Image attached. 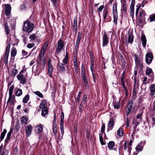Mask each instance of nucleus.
Masks as SVG:
<instances>
[{"mask_svg":"<svg viewBox=\"0 0 155 155\" xmlns=\"http://www.w3.org/2000/svg\"><path fill=\"white\" fill-rule=\"evenodd\" d=\"M34 27V25L29 21L24 22L22 29L23 31L30 32H31Z\"/></svg>","mask_w":155,"mask_h":155,"instance_id":"obj_1","label":"nucleus"},{"mask_svg":"<svg viewBox=\"0 0 155 155\" xmlns=\"http://www.w3.org/2000/svg\"><path fill=\"white\" fill-rule=\"evenodd\" d=\"M39 107L40 109H42V115L45 116L48 114V110L47 108V101L45 99L40 103Z\"/></svg>","mask_w":155,"mask_h":155,"instance_id":"obj_2","label":"nucleus"},{"mask_svg":"<svg viewBox=\"0 0 155 155\" xmlns=\"http://www.w3.org/2000/svg\"><path fill=\"white\" fill-rule=\"evenodd\" d=\"M64 43L62 40L60 39L58 41L57 44V48L56 50V53H59L62 50L64 46Z\"/></svg>","mask_w":155,"mask_h":155,"instance_id":"obj_3","label":"nucleus"},{"mask_svg":"<svg viewBox=\"0 0 155 155\" xmlns=\"http://www.w3.org/2000/svg\"><path fill=\"white\" fill-rule=\"evenodd\" d=\"M142 142H141L138 143L135 148L136 152H134V155H137L138 154L139 152L141 151L142 150L143 146Z\"/></svg>","mask_w":155,"mask_h":155,"instance_id":"obj_4","label":"nucleus"},{"mask_svg":"<svg viewBox=\"0 0 155 155\" xmlns=\"http://www.w3.org/2000/svg\"><path fill=\"white\" fill-rule=\"evenodd\" d=\"M153 59V55L151 53H147L146 56V61L147 63L150 64Z\"/></svg>","mask_w":155,"mask_h":155,"instance_id":"obj_5","label":"nucleus"},{"mask_svg":"<svg viewBox=\"0 0 155 155\" xmlns=\"http://www.w3.org/2000/svg\"><path fill=\"white\" fill-rule=\"evenodd\" d=\"M109 38L107 35V34L104 33L103 37V46L105 47L107 46Z\"/></svg>","mask_w":155,"mask_h":155,"instance_id":"obj_6","label":"nucleus"},{"mask_svg":"<svg viewBox=\"0 0 155 155\" xmlns=\"http://www.w3.org/2000/svg\"><path fill=\"white\" fill-rule=\"evenodd\" d=\"M32 129V127L31 125H28L26 127L25 134L27 137H29L31 135Z\"/></svg>","mask_w":155,"mask_h":155,"instance_id":"obj_7","label":"nucleus"},{"mask_svg":"<svg viewBox=\"0 0 155 155\" xmlns=\"http://www.w3.org/2000/svg\"><path fill=\"white\" fill-rule=\"evenodd\" d=\"M125 37L126 38L128 37V42L129 43H132L133 41V33L132 31H129Z\"/></svg>","mask_w":155,"mask_h":155,"instance_id":"obj_8","label":"nucleus"},{"mask_svg":"<svg viewBox=\"0 0 155 155\" xmlns=\"http://www.w3.org/2000/svg\"><path fill=\"white\" fill-rule=\"evenodd\" d=\"M133 104V101L132 100H130L129 102L126 109V115L127 116L129 115L130 113V111L132 109Z\"/></svg>","mask_w":155,"mask_h":155,"instance_id":"obj_9","label":"nucleus"},{"mask_svg":"<svg viewBox=\"0 0 155 155\" xmlns=\"http://www.w3.org/2000/svg\"><path fill=\"white\" fill-rule=\"evenodd\" d=\"M43 130L42 126L40 124L36 126L35 128V131L36 134H39L40 135L41 133L42 132Z\"/></svg>","mask_w":155,"mask_h":155,"instance_id":"obj_10","label":"nucleus"},{"mask_svg":"<svg viewBox=\"0 0 155 155\" xmlns=\"http://www.w3.org/2000/svg\"><path fill=\"white\" fill-rule=\"evenodd\" d=\"M146 74L147 75H150V77L152 79L153 78V73L151 69L149 67H147L146 70Z\"/></svg>","mask_w":155,"mask_h":155,"instance_id":"obj_11","label":"nucleus"},{"mask_svg":"<svg viewBox=\"0 0 155 155\" xmlns=\"http://www.w3.org/2000/svg\"><path fill=\"white\" fill-rule=\"evenodd\" d=\"M82 35V34L80 32H78V35L77 39L76 42L75 46L76 49H77L78 48V46L81 40Z\"/></svg>","mask_w":155,"mask_h":155,"instance_id":"obj_12","label":"nucleus"},{"mask_svg":"<svg viewBox=\"0 0 155 155\" xmlns=\"http://www.w3.org/2000/svg\"><path fill=\"white\" fill-rule=\"evenodd\" d=\"M48 74L50 77H51L52 76V72L53 71V68L52 67L51 63V61L49 60L48 62Z\"/></svg>","mask_w":155,"mask_h":155,"instance_id":"obj_13","label":"nucleus"},{"mask_svg":"<svg viewBox=\"0 0 155 155\" xmlns=\"http://www.w3.org/2000/svg\"><path fill=\"white\" fill-rule=\"evenodd\" d=\"M121 10H123L124 12L127 11V2L125 0H121Z\"/></svg>","mask_w":155,"mask_h":155,"instance_id":"obj_14","label":"nucleus"},{"mask_svg":"<svg viewBox=\"0 0 155 155\" xmlns=\"http://www.w3.org/2000/svg\"><path fill=\"white\" fill-rule=\"evenodd\" d=\"M18 80L20 81V83L24 84L26 81V79L24 77L23 75H17V76Z\"/></svg>","mask_w":155,"mask_h":155,"instance_id":"obj_15","label":"nucleus"},{"mask_svg":"<svg viewBox=\"0 0 155 155\" xmlns=\"http://www.w3.org/2000/svg\"><path fill=\"white\" fill-rule=\"evenodd\" d=\"M73 26V31H74L76 33L77 31V20L76 17L74 18Z\"/></svg>","mask_w":155,"mask_h":155,"instance_id":"obj_16","label":"nucleus"},{"mask_svg":"<svg viewBox=\"0 0 155 155\" xmlns=\"http://www.w3.org/2000/svg\"><path fill=\"white\" fill-rule=\"evenodd\" d=\"M5 14L6 15H9L10 13L11 10V7L9 5H5Z\"/></svg>","mask_w":155,"mask_h":155,"instance_id":"obj_17","label":"nucleus"},{"mask_svg":"<svg viewBox=\"0 0 155 155\" xmlns=\"http://www.w3.org/2000/svg\"><path fill=\"white\" fill-rule=\"evenodd\" d=\"M13 37V40L12 41L11 39L10 40V38H9V43L10 42L12 43V45L13 46L17 45L18 42V40L17 39H16L15 38L14 36Z\"/></svg>","mask_w":155,"mask_h":155,"instance_id":"obj_18","label":"nucleus"},{"mask_svg":"<svg viewBox=\"0 0 155 155\" xmlns=\"http://www.w3.org/2000/svg\"><path fill=\"white\" fill-rule=\"evenodd\" d=\"M135 58V62L136 66L141 67L142 66V64L140 63V61L138 58L137 55L135 54L134 55Z\"/></svg>","mask_w":155,"mask_h":155,"instance_id":"obj_19","label":"nucleus"},{"mask_svg":"<svg viewBox=\"0 0 155 155\" xmlns=\"http://www.w3.org/2000/svg\"><path fill=\"white\" fill-rule=\"evenodd\" d=\"M28 118L26 117H23L21 118V121L22 125L25 126L28 123Z\"/></svg>","mask_w":155,"mask_h":155,"instance_id":"obj_20","label":"nucleus"},{"mask_svg":"<svg viewBox=\"0 0 155 155\" xmlns=\"http://www.w3.org/2000/svg\"><path fill=\"white\" fill-rule=\"evenodd\" d=\"M15 100V97L12 95V94L9 95V97L8 100L7 101V103L10 102L11 103V104L13 105L14 102Z\"/></svg>","mask_w":155,"mask_h":155,"instance_id":"obj_21","label":"nucleus"},{"mask_svg":"<svg viewBox=\"0 0 155 155\" xmlns=\"http://www.w3.org/2000/svg\"><path fill=\"white\" fill-rule=\"evenodd\" d=\"M124 72L121 75V84H122L123 87L124 88L125 90V91H127V89L126 88H125V82L124 81Z\"/></svg>","mask_w":155,"mask_h":155,"instance_id":"obj_22","label":"nucleus"},{"mask_svg":"<svg viewBox=\"0 0 155 155\" xmlns=\"http://www.w3.org/2000/svg\"><path fill=\"white\" fill-rule=\"evenodd\" d=\"M142 41V43L143 47L145 48L146 44L147 39L145 36L143 35H142L141 38Z\"/></svg>","mask_w":155,"mask_h":155,"instance_id":"obj_23","label":"nucleus"},{"mask_svg":"<svg viewBox=\"0 0 155 155\" xmlns=\"http://www.w3.org/2000/svg\"><path fill=\"white\" fill-rule=\"evenodd\" d=\"M91 64L90 65V69L91 71H92L94 69V66L95 65V63L94 61V58L93 55H91Z\"/></svg>","mask_w":155,"mask_h":155,"instance_id":"obj_24","label":"nucleus"},{"mask_svg":"<svg viewBox=\"0 0 155 155\" xmlns=\"http://www.w3.org/2000/svg\"><path fill=\"white\" fill-rule=\"evenodd\" d=\"M58 67L59 69L61 72H64L65 70V67L64 64L61 63L58 64Z\"/></svg>","mask_w":155,"mask_h":155,"instance_id":"obj_25","label":"nucleus"},{"mask_svg":"<svg viewBox=\"0 0 155 155\" xmlns=\"http://www.w3.org/2000/svg\"><path fill=\"white\" fill-rule=\"evenodd\" d=\"M114 125V119L113 118H111L109 122L108 126L109 127H112Z\"/></svg>","mask_w":155,"mask_h":155,"instance_id":"obj_26","label":"nucleus"},{"mask_svg":"<svg viewBox=\"0 0 155 155\" xmlns=\"http://www.w3.org/2000/svg\"><path fill=\"white\" fill-rule=\"evenodd\" d=\"M150 89L152 95H153L155 91V86L154 84H152L150 87Z\"/></svg>","mask_w":155,"mask_h":155,"instance_id":"obj_27","label":"nucleus"},{"mask_svg":"<svg viewBox=\"0 0 155 155\" xmlns=\"http://www.w3.org/2000/svg\"><path fill=\"white\" fill-rule=\"evenodd\" d=\"M53 3L54 7L55 8L58 7L59 3V0H51Z\"/></svg>","mask_w":155,"mask_h":155,"instance_id":"obj_28","label":"nucleus"},{"mask_svg":"<svg viewBox=\"0 0 155 155\" xmlns=\"http://www.w3.org/2000/svg\"><path fill=\"white\" fill-rule=\"evenodd\" d=\"M146 15V13L144 11L141 9L140 12V16L141 18H144Z\"/></svg>","mask_w":155,"mask_h":155,"instance_id":"obj_29","label":"nucleus"},{"mask_svg":"<svg viewBox=\"0 0 155 155\" xmlns=\"http://www.w3.org/2000/svg\"><path fill=\"white\" fill-rule=\"evenodd\" d=\"M16 54V51L15 48H13L11 50V55L12 57H14Z\"/></svg>","mask_w":155,"mask_h":155,"instance_id":"obj_30","label":"nucleus"},{"mask_svg":"<svg viewBox=\"0 0 155 155\" xmlns=\"http://www.w3.org/2000/svg\"><path fill=\"white\" fill-rule=\"evenodd\" d=\"M9 53L8 52H5V55L4 57V61L5 63H7L8 62V58L9 56Z\"/></svg>","mask_w":155,"mask_h":155,"instance_id":"obj_31","label":"nucleus"},{"mask_svg":"<svg viewBox=\"0 0 155 155\" xmlns=\"http://www.w3.org/2000/svg\"><path fill=\"white\" fill-rule=\"evenodd\" d=\"M113 9V14H117V5L116 3H114V4Z\"/></svg>","mask_w":155,"mask_h":155,"instance_id":"obj_32","label":"nucleus"},{"mask_svg":"<svg viewBox=\"0 0 155 155\" xmlns=\"http://www.w3.org/2000/svg\"><path fill=\"white\" fill-rule=\"evenodd\" d=\"M114 142L113 141H111L109 142L108 145V147L109 148L111 149L114 147Z\"/></svg>","mask_w":155,"mask_h":155,"instance_id":"obj_33","label":"nucleus"},{"mask_svg":"<svg viewBox=\"0 0 155 155\" xmlns=\"http://www.w3.org/2000/svg\"><path fill=\"white\" fill-rule=\"evenodd\" d=\"M7 132V130L5 129H4L3 130V132L2 133L1 137L0 139L1 140V141L2 140L4 137L5 135V134Z\"/></svg>","mask_w":155,"mask_h":155,"instance_id":"obj_34","label":"nucleus"},{"mask_svg":"<svg viewBox=\"0 0 155 155\" xmlns=\"http://www.w3.org/2000/svg\"><path fill=\"white\" fill-rule=\"evenodd\" d=\"M14 88V85H12L8 87V93L9 95H11L12 94Z\"/></svg>","mask_w":155,"mask_h":155,"instance_id":"obj_35","label":"nucleus"},{"mask_svg":"<svg viewBox=\"0 0 155 155\" xmlns=\"http://www.w3.org/2000/svg\"><path fill=\"white\" fill-rule=\"evenodd\" d=\"M12 71L11 75L14 77L15 76L17 72V70L14 67L12 69Z\"/></svg>","mask_w":155,"mask_h":155,"instance_id":"obj_36","label":"nucleus"},{"mask_svg":"<svg viewBox=\"0 0 155 155\" xmlns=\"http://www.w3.org/2000/svg\"><path fill=\"white\" fill-rule=\"evenodd\" d=\"M29 95L27 94L26 95L23 99V102L24 103H26L29 99Z\"/></svg>","mask_w":155,"mask_h":155,"instance_id":"obj_37","label":"nucleus"},{"mask_svg":"<svg viewBox=\"0 0 155 155\" xmlns=\"http://www.w3.org/2000/svg\"><path fill=\"white\" fill-rule=\"evenodd\" d=\"M22 92L21 89H18L16 92L15 95L17 96H20L22 95Z\"/></svg>","mask_w":155,"mask_h":155,"instance_id":"obj_38","label":"nucleus"},{"mask_svg":"<svg viewBox=\"0 0 155 155\" xmlns=\"http://www.w3.org/2000/svg\"><path fill=\"white\" fill-rule=\"evenodd\" d=\"M123 132L122 129L120 128L117 131V134L119 136H122L123 135Z\"/></svg>","mask_w":155,"mask_h":155,"instance_id":"obj_39","label":"nucleus"},{"mask_svg":"<svg viewBox=\"0 0 155 155\" xmlns=\"http://www.w3.org/2000/svg\"><path fill=\"white\" fill-rule=\"evenodd\" d=\"M60 122V129L61 130V133L62 135L61 137H62L64 132V131L63 122H62V124L61 122Z\"/></svg>","mask_w":155,"mask_h":155,"instance_id":"obj_40","label":"nucleus"},{"mask_svg":"<svg viewBox=\"0 0 155 155\" xmlns=\"http://www.w3.org/2000/svg\"><path fill=\"white\" fill-rule=\"evenodd\" d=\"M149 19L150 22H152L155 20V15L152 14L149 16Z\"/></svg>","mask_w":155,"mask_h":155,"instance_id":"obj_41","label":"nucleus"},{"mask_svg":"<svg viewBox=\"0 0 155 155\" xmlns=\"http://www.w3.org/2000/svg\"><path fill=\"white\" fill-rule=\"evenodd\" d=\"M34 93L41 98H43V96L42 94L39 91H36L34 92Z\"/></svg>","mask_w":155,"mask_h":155,"instance_id":"obj_42","label":"nucleus"},{"mask_svg":"<svg viewBox=\"0 0 155 155\" xmlns=\"http://www.w3.org/2000/svg\"><path fill=\"white\" fill-rule=\"evenodd\" d=\"M113 105L114 108L115 109H118L120 107L119 102H117L116 103L114 102H113Z\"/></svg>","mask_w":155,"mask_h":155,"instance_id":"obj_43","label":"nucleus"},{"mask_svg":"<svg viewBox=\"0 0 155 155\" xmlns=\"http://www.w3.org/2000/svg\"><path fill=\"white\" fill-rule=\"evenodd\" d=\"M102 134H99V138H100V141L101 144L102 145H104L105 144V143L103 141V138L102 137Z\"/></svg>","mask_w":155,"mask_h":155,"instance_id":"obj_44","label":"nucleus"},{"mask_svg":"<svg viewBox=\"0 0 155 155\" xmlns=\"http://www.w3.org/2000/svg\"><path fill=\"white\" fill-rule=\"evenodd\" d=\"M87 99V96L86 94H84V95L83 99L81 101V103L83 104H84L86 101Z\"/></svg>","mask_w":155,"mask_h":155,"instance_id":"obj_45","label":"nucleus"},{"mask_svg":"<svg viewBox=\"0 0 155 155\" xmlns=\"http://www.w3.org/2000/svg\"><path fill=\"white\" fill-rule=\"evenodd\" d=\"M82 79L84 83V85L87 86V78H86V76H84L83 77H82Z\"/></svg>","mask_w":155,"mask_h":155,"instance_id":"obj_46","label":"nucleus"},{"mask_svg":"<svg viewBox=\"0 0 155 155\" xmlns=\"http://www.w3.org/2000/svg\"><path fill=\"white\" fill-rule=\"evenodd\" d=\"M36 38V37L35 34H32L29 37L31 41H34L35 39Z\"/></svg>","mask_w":155,"mask_h":155,"instance_id":"obj_47","label":"nucleus"},{"mask_svg":"<svg viewBox=\"0 0 155 155\" xmlns=\"http://www.w3.org/2000/svg\"><path fill=\"white\" fill-rule=\"evenodd\" d=\"M68 58L64 57V58L62 60V64H66L68 61Z\"/></svg>","mask_w":155,"mask_h":155,"instance_id":"obj_48","label":"nucleus"},{"mask_svg":"<svg viewBox=\"0 0 155 155\" xmlns=\"http://www.w3.org/2000/svg\"><path fill=\"white\" fill-rule=\"evenodd\" d=\"M92 72V77L93 78V79L94 81V82L95 81V76H96V71H94V69L92 71H91Z\"/></svg>","mask_w":155,"mask_h":155,"instance_id":"obj_49","label":"nucleus"},{"mask_svg":"<svg viewBox=\"0 0 155 155\" xmlns=\"http://www.w3.org/2000/svg\"><path fill=\"white\" fill-rule=\"evenodd\" d=\"M53 133L54 134H57L56 125L54 124L53 125Z\"/></svg>","mask_w":155,"mask_h":155,"instance_id":"obj_50","label":"nucleus"},{"mask_svg":"<svg viewBox=\"0 0 155 155\" xmlns=\"http://www.w3.org/2000/svg\"><path fill=\"white\" fill-rule=\"evenodd\" d=\"M5 32L6 33V34L7 35H8V34L9 33V28L8 27V25L5 24Z\"/></svg>","mask_w":155,"mask_h":155,"instance_id":"obj_51","label":"nucleus"},{"mask_svg":"<svg viewBox=\"0 0 155 155\" xmlns=\"http://www.w3.org/2000/svg\"><path fill=\"white\" fill-rule=\"evenodd\" d=\"M113 16L114 18V21L115 23H117V21L118 19V16L117 14H114Z\"/></svg>","mask_w":155,"mask_h":155,"instance_id":"obj_52","label":"nucleus"},{"mask_svg":"<svg viewBox=\"0 0 155 155\" xmlns=\"http://www.w3.org/2000/svg\"><path fill=\"white\" fill-rule=\"evenodd\" d=\"M83 68H84V67L83 66V65H82L81 67L82 70H81V77H83L84 76H85V71L84 69H83Z\"/></svg>","mask_w":155,"mask_h":155,"instance_id":"obj_53","label":"nucleus"},{"mask_svg":"<svg viewBox=\"0 0 155 155\" xmlns=\"http://www.w3.org/2000/svg\"><path fill=\"white\" fill-rule=\"evenodd\" d=\"M74 67L78 66V63L77 61L76 57H74Z\"/></svg>","mask_w":155,"mask_h":155,"instance_id":"obj_54","label":"nucleus"},{"mask_svg":"<svg viewBox=\"0 0 155 155\" xmlns=\"http://www.w3.org/2000/svg\"><path fill=\"white\" fill-rule=\"evenodd\" d=\"M132 123L133 124H134L135 125V126H134V129L136 128L137 126L139 124V123L138 122H136V121H135L134 120L133 121Z\"/></svg>","mask_w":155,"mask_h":155,"instance_id":"obj_55","label":"nucleus"},{"mask_svg":"<svg viewBox=\"0 0 155 155\" xmlns=\"http://www.w3.org/2000/svg\"><path fill=\"white\" fill-rule=\"evenodd\" d=\"M104 6L103 5H101V6L98 9L97 11L99 13L101 12L103 10ZM99 15H100V13H99Z\"/></svg>","mask_w":155,"mask_h":155,"instance_id":"obj_56","label":"nucleus"},{"mask_svg":"<svg viewBox=\"0 0 155 155\" xmlns=\"http://www.w3.org/2000/svg\"><path fill=\"white\" fill-rule=\"evenodd\" d=\"M105 128V125L103 123L102 124V126L101 128V132L102 134L104 132V130Z\"/></svg>","mask_w":155,"mask_h":155,"instance_id":"obj_57","label":"nucleus"},{"mask_svg":"<svg viewBox=\"0 0 155 155\" xmlns=\"http://www.w3.org/2000/svg\"><path fill=\"white\" fill-rule=\"evenodd\" d=\"M64 118V115L63 112L61 113V117L60 122H61L62 124L63 122V120Z\"/></svg>","mask_w":155,"mask_h":155,"instance_id":"obj_58","label":"nucleus"},{"mask_svg":"<svg viewBox=\"0 0 155 155\" xmlns=\"http://www.w3.org/2000/svg\"><path fill=\"white\" fill-rule=\"evenodd\" d=\"M151 122L153 126H155V117H152Z\"/></svg>","mask_w":155,"mask_h":155,"instance_id":"obj_59","label":"nucleus"},{"mask_svg":"<svg viewBox=\"0 0 155 155\" xmlns=\"http://www.w3.org/2000/svg\"><path fill=\"white\" fill-rule=\"evenodd\" d=\"M47 46L48 44L46 43H45L44 44V45L43 46V47H42L41 50L42 51H45L46 49Z\"/></svg>","mask_w":155,"mask_h":155,"instance_id":"obj_60","label":"nucleus"},{"mask_svg":"<svg viewBox=\"0 0 155 155\" xmlns=\"http://www.w3.org/2000/svg\"><path fill=\"white\" fill-rule=\"evenodd\" d=\"M8 153V150H4L1 155H7Z\"/></svg>","mask_w":155,"mask_h":155,"instance_id":"obj_61","label":"nucleus"},{"mask_svg":"<svg viewBox=\"0 0 155 155\" xmlns=\"http://www.w3.org/2000/svg\"><path fill=\"white\" fill-rule=\"evenodd\" d=\"M10 47V44L9 43H8V45L7 46V47L6 48V52L7 51V52H9Z\"/></svg>","mask_w":155,"mask_h":155,"instance_id":"obj_62","label":"nucleus"},{"mask_svg":"<svg viewBox=\"0 0 155 155\" xmlns=\"http://www.w3.org/2000/svg\"><path fill=\"white\" fill-rule=\"evenodd\" d=\"M147 78L146 77L144 76L143 77V84H146L148 83L147 82H146L147 81Z\"/></svg>","mask_w":155,"mask_h":155,"instance_id":"obj_63","label":"nucleus"},{"mask_svg":"<svg viewBox=\"0 0 155 155\" xmlns=\"http://www.w3.org/2000/svg\"><path fill=\"white\" fill-rule=\"evenodd\" d=\"M13 129H11L10 131L8 132L7 135V137H10L12 131Z\"/></svg>","mask_w":155,"mask_h":155,"instance_id":"obj_64","label":"nucleus"}]
</instances>
